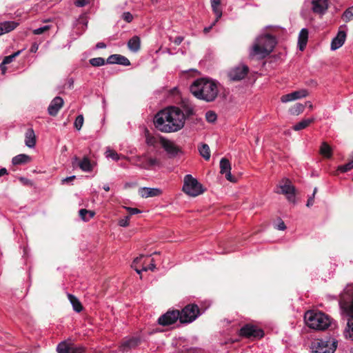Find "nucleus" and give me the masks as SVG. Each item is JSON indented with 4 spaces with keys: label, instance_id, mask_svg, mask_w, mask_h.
Masks as SVG:
<instances>
[{
    "label": "nucleus",
    "instance_id": "obj_44",
    "mask_svg": "<svg viewBox=\"0 0 353 353\" xmlns=\"http://www.w3.org/2000/svg\"><path fill=\"white\" fill-rule=\"evenodd\" d=\"M117 64L123 65V66H129L130 65V61L125 56L119 54V58L117 59Z\"/></svg>",
    "mask_w": 353,
    "mask_h": 353
},
{
    "label": "nucleus",
    "instance_id": "obj_14",
    "mask_svg": "<svg viewBox=\"0 0 353 353\" xmlns=\"http://www.w3.org/2000/svg\"><path fill=\"white\" fill-rule=\"evenodd\" d=\"M144 257H145L144 255H143V254L140 255L139 256H138V257H137L136 259H134V261L132 262V268L139 274H140L142 272H146L148 270H151V271L153 272L156 269V265L154 263V259H150L149 260V261H150V262L148 263V266H143L141 268H140L137 265V264L139 262H141V261L143 260V259Z\"/></svg>",
    "mask_w": 353,
    "mask_h": 353
},
{
    "label": "nucleus",
    "instance_id": "obj_19",
    "mask_svg": "<svg viewBox=\"0 0 353 353\" xmlns=\"http://www.w3.org/2000/svg\"><path fill=\"white\" fill-rule=\"evenodd\" d=\"M288 183L280 185L281 191L279 193L286 195L287 199L290 201H294L295 200V188L290 184V181L287 179Z\"/></svg>",
    "mask_w": 353,
    "mask_h": 353
},
{
    "label": "nucleus",
    "instance_id": "obj_20",
    "mask_svg": "<svg viewBox=\"0 0 353 353\" xmlns=\"http://www.w3.org/2000/svg\"><path fill=\"white\" fill-rule=\"evenodd\" d=\"M346 32L344 30H339L336 37H334L331 42V50H336L340 48L345 43L346 39Z\"/></svg>",
    "mask_w": 353,
    "mask_h": 353
},
{
    "label": "nucleus",
    "instance_id": "obj_48",
    "mask_svg": "<svg viewBox=\"0 0 353 353\" xmlns=\"http://www.w3.org/2000/svg\"><path fill=\"white\" fill-rule=\"evenodd\" d=\"M121 17L128 23H130L133 20V15L130 12H124Z\"/></svg>",
    "mask_w": 353,
    "mask_h": 353
},
{
    "label": "nucleus",
    "instance_id": "obj_17",
    "mask_svg": "<svg viewBox=\"0 0 353 353\" xmlns=\"http://www.w3.org/2000/svg\"><path fill=\"white\" fill-rule=\"evenodd\" d=\"M312 10L316 14H324L328 9V0H312Z\"/></svg>",
    "mask_w": 353,
    "mask_h": 353
},
{
    "label": "nucleus",
    "instance_id": "obj_22",
    "mask_svg": "<svg viewBox=\"0 0 353 353\" xmlns=\"http://www.w3.org/2000/svg\"><path fill=\"white\" fill-rule=\"evenodd\" d=\"M162 190L157 188L143 187L139 190L140 195L143 198L153 197L161 195Z\"/></svg>",
    "mask_w": 353,
    "mask_h": 353
},
{
    "label": "nucleus",
    "instance_id": "obj_34",
    "mask_svg": "<svg viewBox=\"0 0 353 353\" xmlns=\"http://www.w3.org/2000/svg\"><path fill=\"white\" fill-rule=\"evenodd\" d=\"M320 154L324 157L330 159L332 156V148L326 142H323L320 147Z\"/></svg>",
    "mask_w": 353,
    "mask_h": 353
},
{
    "label": "nucleus",
    "instance_id": "obj_25",
    "mask_svg": "<svg viewBox=\"0 0 353 353\" xmlns=\"http://www.w3.org/2000/svg\"><path fill=\"white\" fill-rule=\"evenodd\" d=\"M308 30L303 28L301 30L299 34L298 44L300 50H303L306 46L308 39Z\"/></svg>",
    "mask_w": 353,
    "mask_h": 353
},
{
    "label": "nucleus",
    "instance_id": "obj_54",
    "mask_svg": "<svg viewBox=\"0 0 353 353\" xmlns=\"http://www.w3.org/2000/svg\"><path fill=\"white\" fill-rule=\"evenodd\" d=\"M146 143L148 145H153L154 143V138L150 137L148 134L146 135Z\"/></svg>",
    "mask_w": 353,
    "mask_h": 353
},
{
    "label": "nucleus",
    "instance_id": "obj_64",
    "mask_svg": "<svg viewBox=\"0 0 353 353\" xmlns=\"http://www.w3.org/2000/svg\"><path fill=\"white\" fill-rule=\"evenodd\" d=\"M316 191H317V188H315L314 189V192H313V193H312V195L314 196V195H315V194H316Z\"/></svg>",
    "mask_w": 353,
    "mask_h": 353
},
{
    "label": "nucleus",
    "instance_id": "obj_56",
    "mask_svg": "<svg viewBox=\"0 0 353 353\" xmlns=\"http://www.w3.org/2000/svg\"><path fill=\"white\" fill-rule=\"evenodd\" d=\"M183 40V37L181 36H179V37H176L174 38L173 42L174 43V44L179 46Z\"/></svg>",
    "mask_w": 353,
    "mask_h": 353
},
{
    "label": "nucleus",
    "instance_id": "obj_4",
    "mask_svg": "<svg viewBox=\"0 0 353 353\" xmlns=\"http://www.w3.org/2000/svg\"><path fill=\"white\" fill-rule=\"evenodd\" d=\"M304 321L310 328L315 330H325L331 325V319L327 314L314 310L305 313Z\"/></svg>",
    "mask_w": 353,
    "mask_h": 353
},
{
    "label": "nucleus",
    "instance_id": "obj_43",
    "mask_svg": "<svg viewBox=\"0 0 353 353\" xmlns=\"http://www.w3.org/2000/svg\"><path fill=\"white\" fill-rule=\"evenodd\" d=\"M83 121H84L83 116L82 114L78 115L74 121V128L77 130H80L83 124Z\"/></svg>",
    "mask_w": 353,
    "mask_h": 353
},
{
    "label": "nucleus",
    "instance_id": "obj_37",
    "mask_svg": "<svg viewBox=\"0 0 353 353\" xmlns=\"http://www.w3.org/2000/svg\"><path fill=\"white\" fill-rule=\"evenodd\" d=\"M105 157L108 159H112V160L115 161H118L120 158L121 155L119 154L116 151L111 150L108 148L105 152Z\"/></svg>",
    "mask_w": 353,
    "mask_h": 353
},
{
    "label": "nucleus",
    "instance_id": "obj_49",
    "mask_svg": "<svg viewBox=\"0 0 353 353\" xmlns=\"http://www.w3.org/2000/svg\"><path fill=\"white\" fill-rule=\"evenodd\" d=\"M50 26H44L38 28H36L33 30V33L34 34H41L43 33L45 31L49 30Z\"/></svg>",
    "mask_w": 353,
    "mask_h": 353
},
{
    "label": "nucleus",
    "instance_id": "obj_45",
    "mask_svg": "<svg viewBox=\"0 0 353 353\" xmlns=\"http://www.w3.org/2000/svg\"><path fill=\"white\" fill-rule=\"evenodd\" d=\"M130 216H125L123 218L119 220L118 225L121 227H127L129 225V221H130Z\"/></svg>",
    "mask_w": 353,
    "mask_h": 353
},
{
    "label": "nucleus",
    "instance_id": "obj_26",
    "mask_svg": "<svg viewBox=\"0 0 353 353\" xmlns=\"http://www.w3.org/2000/svg\"><path fill=\"white\" fill-rule=\"evenodd\" d=\"M127 46L130 51L137 52L140 49L141 46L140 38L137 35L133 36L128 41Z\"/></svg>",
    "mask_w": 353,
    "mask_h": 353
},
{
    "label": "nucleus",
    "instance_id": "obj_42",
    "mask_svg": "<svg viewBox=\"0 0 353 353\" xmlns=\"http://www.w3.org/2000/svg\"><path fill=\"white\" fill-rule=\"evenodd\" d=\"M85 352L84 346L81 345H76L71 342L70 353H83Z\"/></svg>",
    "mask_w": 353,
    "mask_h": 353
},
{
    "label": "nucleus",
    "instance_id": "obj_16",
    "mask_svg": "<svg viewBox=\"0 0 353 353\" xmlns=\"http://www.w3.org/2000/svg\"><path fill=\"white\" fill-rule=\"evenodd\" d=\"M308 95V91L305 89H301L292 92L291 93L283 95L281 98V101L283 103H287L297 100L301 98L306 97Z\"/></svg>",
    "mask_w": 353,
    "mask_h": 353
},
{
    "label": "nucleus",
    "instance_id": "obj_57",
    "mask_svg": "<svg viewBox=\"0 0 353 353\" xmlns=\"http://www.w3.org/2000/svg\"><path fill=\"white\" fill-rule=\"evenodd\" d=\"M96 49H103L106 48V44L103 42H98L95 46Z\"/></svg>",
    "mask_w": 353,
    "mask_h": 353
},
{
    "label": "nucleus",
    "instance_id": "obj_7",
    "mask_svg": "<svg viewBox=\"0 0 353 353\" xmlns=\"http://www.w3.org/2000/svg\"><path fill=\"white\" fill-rule=\"evenodd\" d=\"M183 191L190 196H196L204 192L201 183L196 178L188 174L184 176Z\"/></svg>",
    "mask_w": 353,
    "mask_h": 353
},
{
    "label": "nucleus",
    "instance_id": "obj_50",
    "mask_svg": "<svg viewBox=\"0 0 353 353\" xmlns=\"http://www.w3.org/2000/svg\"><path fill=\"white\" fill-rule=\"evenodd\" d=\"M144 258L139 262L137 265L141 268L143 266H148V262L150 259V255H144Z\"/></svg>",
    "mask_w": 353,
    "mask_h": 353
},
{
    "label": "nucleus",
    "instance_id": "obj_9",
    "mask_svg": "<svg viewBox=\"0 0 353 353\" xmlns=\"http://www.w3.org/2000/svg\"><path fill=\"white\" fill-rule=\"evenodd\" d=\"M160 161L156 157H152L144 154L136 157V165L141 169L150 170L156 166H160Z\"/></svg>",
    "mask_w": 353,
    "mask_h": 353
},
{
    "label": "nucleus",
    "instance_id": "obj_3",
    "mask_svg": "<svg viewBox=\"0 0 353 353\" xmlns=\"http://www.w3.org/2000/svg\"><path fill=\"white\" fill-rule=\"evenodd\" d=\"M276 44V39L275 37L270 34L259 36L256 39L250 51V56L263 59L273 51Z\"/></svg>",
    "mask_w": 353,
    "mask_h": 353
},
{
    "label": "nucleus",
    "instance_id": "obj_51",
    "mask_svg": "<svg viewBox=\"0 0 353 353\" xmlns=\"http://www.w3.org/2000/svg\"><path fill=\"white\" fill-rule=\"evenodd\" d=\"M125 208L128 210V212H129L130 216L132 215L137 214L141 212L138 208H131V207H127Z\"/></svg>",
    "mask_w": 353,
    "mask_h": 353
},
{
    "label": "nucleus",
    "instance_id": "obj_40",
    "mask_svg": "<svg viewBox=\"0 0 353 353\" xmlns=\"http://www.w3.org/2000/svg\"><path fill=\"white\" fill-rule=\"evenodd\" d=\"M305 105L301 103H296L293 108L290 110V112L293 115H299L303 112Z\"/></svg>",
    "mask_w": 353,
    "mask_h": 353
},
{
    "label": "nucleus",
    "instance_id": "obj_23",
    "mask_svg": "<svg viewBox=\"0 0 353 353\" xmlns=\"http://www.w3.org/2000/svg\"><path fill=\"white\" fill-rule=\"evenodd\" d=\"M25 144L29 148H33L36 145V136L32 128L27 129L25 133Z\"/></svg>",
    "mask_w": 353,
    "mask_h": 353
},
{
    "label": "nucleus",
    "instance_id": "obj_60",
    "mask_svg": "<svg viewBox=\"0 0 353 353\" xmlns=\"http://www.w3.org/2000/svg\"><path fill=\"white\" fill-rule=\"evenodd\" d=\"M6 174H8V170L6 168H2L0 169V177L3 176V175H6Z\"/></svg>",
    "mask_w": 353,
    "mask_h": 353
},
{
    "label": "nucleus",
    "instance_id": "obj_32",
    "mask_svg": "<svg viewBox=\"0 0 353 353\" xmlns=\"http://www.w3.org/2000/svg\"><path fill=\"white\" fill-rule=\"evenodd\" d=\"M314 118H307L305 119H303L300 122L296 123L293 127V130L295 131H299L303 129L306 128L310 123L314 122Z\"/></svg>",
    "mask_w": 353,
    "mask_h": 353
},
{
    "label": "nucleus",
    "instance_id": "obj_35",
    "mask_svg": "<svg viewBox=\"0 0 353 353\" xmlns=\"http://www.w3.org/2000/svg\"><path fill=\"white\" fill-rule=\"evenodd\" d=\"M200 155L205 160H209L210 158V147L206 143H201L198 148Z\"/></svg>",
    "mask_w": 353,
    "mask_h": 353
},
{
    "label": "nucleus",
    "instance_id": "obj_13",
    "mask_svg": "<svg viewBox=\"0 0 353 353\" xmlns=\"http://www.w3.org/2000/svg\"><path fill=\"white\" fill-rule=\"evenodd\" d=\"M249 68L246 65H239L231 69L228 73L230 79L232 81H240L245 78Z\"/></svg>",
    "mask_w": 353,
    "mask_h": 353
},
{
    "label": "nucleus",
    "instance_id": "obj_10",
    "mask_svg": "<svg viewBox=\"0 0 353 353\" xmlns=\"http://www.w3.org/2000/svg\"><path fill=\"white\" fill-rule=\"evenodd\" d=\"M239 335L248 339H261L263 337L264 332L256 325L246 324L240 329Z\"/></svg>",
    "mask_w": 353,
    "mask_h": 353
},
{
    "label": "nucleus",
    "instance_id": "obj_24",
    "mask_svg": "<svg viewBox=\"0 0 353 353\" xmlns=\"http://www.w3.org/2000/svg\"><path fill=\"white\" fill-rule=\"evenodd\" d=\"M19 23L13 21H6L0 23V35L14 30Z\"/></svg>",
    "mask_w": 353,
    "mask_h": 353
},
{
    "label": "nucleus",
    "instance_id": "obj_62",
    "mask_svg": "<svg viewBox=\"0 0 353 353\" xmlns=\"http://www.w3.org/2000/svg\"><path fill=\"white\" fill-rule=\"evenodd\" d=\"M6 65H2V62L0 63V70L2 71L3 73H4L6 70Z\"/></svg>",
    "mask_w": 353,
    "mask_h": 353
},
{
    "label": "nucleus",
    "instance_id": "obj_29",
    "mask_svg": "<svg viewBox=\"0 0 353 353\" xmlns=\"http://www.w3.org/2000/svg\"><path fill=\"white\" fill-rule=\"evenodd\" d=\"M31 157L26 154H20L14 157L12 159V163L14 165L26 164L30 162Z\"/></svg>",
    "mask_w": 353,
    "mask_h": 353
},
{
    "label": "nucleus",
    "instance_id": "obj_41",
    "mask_svg": "<svg viewBox=\"0 0 353 353\" xmlns=\"http://www.w3.org/2000/svg\"><path fill=\"white\" fill-rule=\"evenodd\" d=\"M21 52V50H18L17 52H14L13 54L6 56L4 57V59L2 61V65H6L8 63H10L13 61V60L20 54Z\"/></svg>",
    "mask_w": 353,
    "mask_h": 353
},
{
    "label": "nucleus",
    "instance_id": "obj_8",
    "mask_svg": "<svg viewBox=\"0 0 353 353\" xmlns=\"http://www.w3.org/2000/svg\"><path fill=\"white\" fill-rule=\"evenodd\" d=\"M179 321L181 323H190L195 321L201 314L196 304H188L181 310Z\"/></svg>",
    "mask_w": 353,
    "mask_h": 353
},
{
    "label": "nucleus",
    "instance_id": "obj_53",
    "mask_svg": "<svg viewBox=\"0 0 353 353\" xmlns=\"http://www.w3.org/2000/svg\"><path fill=\"white\" fill-rule=\"evenodd\" d=\"M276 228L279 230H285L286 229V226L283 221H280V222L276 225Z\"/></svg>",
    "mask_w": 353,
    "mask_h": 353
},
{
    "label": "nucleus",
    "instance_id": "obj_52",
    "mask_svg": "<svg viewBox=\"0 0 353 353\" xmlns=\"http://www.w3.org/2000/svg\"><path fill=\"white\" fill-rule=\"evenodd\" d=\"M88 3H89V0H77L75 2V5L77 7L81 8V7H84L85 6L88 4Z\"/></svg>",
    "mask_w": 353,
    "mask_h": 353
},
{
    "label": "nucleus",
    "instance_id": "obj_30",
    "mask_svg": "<svg viewBox=\"0 0 353 353\" xmlns=\"http://www.w3.org/2000/svg\"><path fill=\"white\" fill-rule=\"evenodd\" d=\"M210 3L212 11L216 15L215 23L222 17V10L219 8L221 1L220 0H210Z\"/></svg>",
    "mask_w": 353,
    "mask_h": 353
},
{
    "label": "nucleus",
    "instance_id": "obj_36",
    "mask_svg": "<svg viewBox=\"0 0 353 353\" xmlns=\"http://www.w3.org/2000/svg\"><path fill=\"white\" fill-rule=\"evenodd\" d=\"M342 19L346 23L353 20V6L347 8L343 12Z\"/></svg>",
    "mask_w": 353,
    "mask_h": 353
},
{
    "label": "nucleus",
    "instance_id": "obj_1",
    "mask_svg": "<svg viewBox=\"0 0 353 353\" xmlns=\"http://www.w3.org/2000/svg\"><path fill=\"white\" fill-rule=\"evenodd\" d=\"M185 117L177 107H170L159 111L154 117L155 128L161 132L169 133L177 132L184 126Z\"/></svg>",
    "mask_w": 353,
    "mask_h": 353
},
{
    "label": "nucleus",
    "instance_id": "obj_47",
    "mask_svg": "<svg viewBox=\"0 0 353 353\" xmlns=\"http://www.w3.org/2000/svg\"><path fill=\"white\" fill-rule=\"evenodd\" d=\"M205 117L208 121L214 122L216 119V114L212 111H208L206 112Z\"/></svg>",
    "mask_w": 353,
    "mask_h": 353
},
{
    "label": "nucleus",
    "instance_id": "obj_2",
    "mask_svg": "<svg viewBox=\"0 0 353 353\" xmlns=\"http://www.w3.org/2000/svg\"><path fill=\"white\" fill-rule=\"evenodd\" d=\"M219 85V83L216 80L211 78H199L193 81L190 90L196 99L212 102L218 96Z\"/></svg>",
    "mask_w": 353,
    "mask_h": 353
},
{
    "label": "nucleus",
    "instance_id": "obj_28",
    "mask_svg": "<svg viewBox=\"0 0 353 353\" xmlns=\"http://www.w3.org/2000/svg\"><path fill=\"white\" fill-rule=\"evenodd\" d=\"M78 165L79 168L85 172H90L93 170V165L91 163L90 160L88 157H83V158L79 162Z\"/></svg>",
    "mask_w": 353,
    "mask_h": 353
},
{
    "label": "nucleus",
    "instance_id": "obj_18",
    "mask_svg": "<svg viewBox=\"0 0 353 353\" xmlns=\"http://www.w3.org/2000/svg\"><path fill=\"white\" fill-rule=\"evenodd\" d=\"M63 99L60 97H54L48 108V112L50 116H56L63 105Z\"/></svg>",
    "mask_w": 353,
    "mask_h": 353
},
{
    "label": "nucleus",
    "instance_id": "obj_55",
    "mask_svg": "<svg viewBox=\"0 0 353 353\" xmlns=\"http://www.w3.org/2000/svg\"><path fill=\"white\" fill-rule=\"evenodd\" d=\"M314 196L312 195L311 196H310L307 201L306 206L308 208L312 206L314 204Z\"/></svg>",
    "mask_w": 353,
    "mask_h": 353
},
{
    "label": "nucleus",
    "instance_id": "obj_58",
    "mask_svg": "<svg viewBox=\"0 0 353 353\" xmlns=\"http://www.w3.org/2000/svg\"><path fill=\"white\" fill-rule=\"evenodd\" d=\"M75 178H76V176H74V175L70 176H68V177H65V179H63L62 181H63V183H68V182L72 181Z\"/></svg>",
    "mask_w": 353,
    "mask_h": 353
},
{
    "label": "nucleus",
    "instance_id": "obj_39",
    "mask_svg": "<svg viewBox=\"0 0 353 353\" xmlns=\"http://www.w3.org/2000/svg\"><path fill=\"white\" fill-rule=\"evenodd\" d=\"M89 63L90 65L94 67H99L105 65L106 61L105 59L102 57H96L92 58L89 60Z\"/></svg>",
    "mask_w": 353,
    "mask_h": 353
},
{
    "label": "nucleus",
    "instance_id": "obj_63",
    "mask_svg": "<svg viewBox=\"0 0 353 353\" xmlns=\"http://www.w3.org/2000/svg\"><path fill=\"white\" fill-rule=\"evenodd\" d=\"M103 189L105 190V191H109L110 190V186L108 184H105L103 186Z\"/></svg>",
    "mask_w": 353,
    "mask_h": 353
},
{
    "label": "nucleus",
    "instance_id": "obj_15",
    "mask_svg": "<svg viewBox=\"0 0 353 353\" xmlns=\"http://www.w3.org/2000/svg\"><path fill=\"white\" fill-rule=\"evenodd\" d=\"M220 173L224 174L226 179L230 182H235L236 179L231 174V164L226 158H222L220 161Z\"/></svg>",
    "mask_w": 353,
    "mask_h": 353
},
{
    "label": "nucleus",
    "instance_id": "obj_46",
    "mask_svg": "<svg viewBox=\"0 0 353 353\" xmlns=\"http://www.w3.org/2000/svg\"><path fill=\"white\" fill-rule=\"evenodd\" d=\"M119 58L118 54H111L108 57L106 60V63L108 64H117V59Z\"/></svg>",
    "mask_w": 353,
    "mask_h": 353
},
{
    "label": "nucleus",
    "instance_id": "obj_33",
    "mask_svg": "<svg viewBox=\"0 0 353 353\" xmlns=\"http://www.w3.org/2000/svg\"><path fill=\"white\" fill-rule=\"evenodd\" d=\"M95 212L92 210H86V209H81L79 211V215L81 220L85 222L89 221L92 218L94 217Z\"/></svg>",
    "mask_w": 353,
    "mask_h": 353
},
{
    "label": "nucleus",
    "instance_id": "obj_59",
    "mask_svg": "<svg viewBox=\"0 0 353 353\" xmlns=\"http://www.w3.org/2000/svg\"><path fill=\"white\" fill-rule=\"evenodd\" d=\"M19 181H21L25 185L28 184L30 182V181L27 178L23 176H21L19 178Z\"/></svg>",
    "mask_w": 353,
    "mask_h": 353
},
{
    "label": "nucleus",
    "instance_id": "obj_6",
    "mask_svg": "<svg viewBox=\"0 0 353 353\" xmlns=\"http://www.w3.org/2000/svg\"><path fill=\"white\" fill-rule=\"evenodd\" d=\"M338 345L337 340L332 336H325L312 342V353H334Z\"/></svg>",
    "mask_w": 353,
    "mask_h": 353
},
{
    "label": "nucleus",
    "instance_id": "obj_12",
    "mask_svg": "<svg viewBox=\"0 0 353 353\" xmlns=\"http://www.w3.org/2000/svg\"><path fill=\"white\" fill-rule=\"evenodd\" d=\"M141 343V338L139 336H130L126 337L120 344L119 349V351L125 353L136 348Z\"/></svg>",
    "mask_w": 353,
    "mask_h": 353
},
{
    "label": "nucleus",
    "instance_id": "obj_27",
    "mask_svg": "<svg viewBox=\"0 0 353 353\" xmlns=\"http://www.w3.org/2000/svg\"><path fill=\"white\" fill-rule=\"evenodd\" d=\"M68 298L72 306L74 311L79 313L83 310V305L77 297L72 294H68Z\"/></svg>",
    "mask_w": 353,
    "mask_h": 353
},
{
    "label": "nucleus",
    "instance_id": "obj_5",
    "mask_svg": "<svg viewBox=\"0 0 353 353\" xmlns=\"http://www.w3.org/2000/svg\"><path fill=\"white\" fill-rule=\"evenodd\" d=\"M340 307L344 315L347 317V326L344 330V336L346 339L353 341V296L348 301L341 298L339 301Z\"/></svg>",
    "mask_w": 353,
    "mask_h": 353
},
{
    "label": "nucleus",
    "instance_id": "obj_11",
    "mask_svg": "<svg viewBox=\"0 0 353 353\" xmlns=\"http://www.w3.org/2000/svg\"><path fill=\"white\" fill-rule=\"evenodd\" d=\"M179 311L172 310L168 311L158 319V323L163 326H167L174 324L178 319L179 320Z\"/></svg>",
    "mask_w": 353,
    "mask_h": 353
},
{
    "label": "nucleus",
    "instance_id": "obj_31",
    "mask_svg": "<svg viewBox=\"0 0 353 353\" xmlns=\"http://www.w3.org/2000/svg\"><path fill=\"white\" fill-rule=\"evenodd\" d=\"M71 350V341H63L60 342L57 346V352L58 353H70Z\"/></svg>",
    "mask_w": 353,
    "mask_h": 353
},
{
    "label": "nucleus",
    "instance_id": "obj_38",
    "mask_svg": "<svg viewBox=\"0 0 353 353\" xmlns=\"http://www.w3.org/2000/svg\"><path fill=\"white\" fill-rule=\"evenodd\" d=\"M353 169V161L351 160L348 163L338 166L337 170L341 173H345Z\"/></svg>",
    "mask_w": 353,
    "mask_h": 353
},
{
    "label": "nucleus",
    "instance_id": "obj_61",
    "mask_svg": "<svg viewBox=\"0 0 353 353\" xmlns=\"http://www.w3.org/2000/svg\"><path fill=\"white\" fill-rule=\"evenodd\" d=\"M37 50H38V46L36 43H34L31 47L30 51L32 52H36Z\"/></svg>",
    "mask_w": 353,
    "mask_h": 353
},
{
    "label": "nucleus",
    "instance_id": "obj_21",
    "mask_svg": "<svg viewBox=\"0 0 353 353\" xmlns=\"http://www.w3.org/2000/svg\"><path fill=\"white\" fill-rule=\"evenodd\" d=\"M163 148L170 158L176 157L178 154L181 152L180 148L173 142L170 141L163 143Z\"/></svg>",
    "mask_w": 353,
    "mask_h": 353
}]
</instances>
